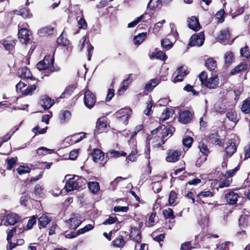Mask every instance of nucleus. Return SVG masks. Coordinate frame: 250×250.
<instances>
[{
    "label": "nucleus",
    "mask_w": 250,
    "mask_h": 250,
    "mask_svg": "<svg viewBox=\"0 0 250 250\" xmlns=\"http://www.w3.org/2000/svg\"><path fill=\"white\" fill-rule=\"evenodd\" d=\"M118 221V218L116 217L109 216V218L105 220L103 224L104 225H112Z\"/></svg>",
    "instance_id": "56"
},
{
    "label": "nucleus",
    "mask_w": 250,
    "mask_h": 250,
    "mask_svg": "<svg viewBox=\"0 0 250 250\" xmlns=\"http://www.w3.org/2000/svg\"><path fill=\"white\" fill-rule=\"evenodd\" d=\"M233 59V55L231 52L226 53L225 57V62L227 65H229Z\"/></svg>",
    "instance_id": "51"
},
{
    "label": "nucleus",
    "mask_w": 250,
    "mask_h": 250,
    "mask_svg": "<svg viewBox=\"0 0 250 250\" xmlns=\"http://www.w3.org/2000/svg\"><path fill=\"white\" fill-rule=\"evenodd\" d=\"M132 74H130L128 75L127 78L124 80L121 84V86L119 89V91L121 90H125L126 89L128 85L132 82V79L131 78Z\"/></svg>",
    "instance_id": "34"
},
{
    "label": "nucleus",
    "mask_w": 250,
    "mask_h": 250,
    "mask_svg": "<svg viewBox=\"0 0 250 250\" xmlns=\"http://www.w3.org/2000/svg\"><path fill=\"white\" fill-rule=\"evenodd\" d=\"M68 223L70 224L71 228L76 229L81 224V221L77 217H74L70 218L68 220Z\"/></svg>",
    "instance_id": "31"
},
{
    "label": "nucleus",
    "mask_w": 250,
    "mask_h": 250,
    "mask_svg": "<svg viewBox=\"0 0 250 250\" xmlns=\"http://www.w3.org/2000/svg\"><path fill=\"white\" fill-rule=\"evenodd\" d=\"M214 196V192L209 190H204L200 192L197 195V200L202 201L203 198L211 197Z\"/></svg>",
    "instance_id": "22"
},
{
    "label": "nucleus",
    "mask_w": 250,
    "mask_h": 250,
    "mask_svg": "<svg viewBox=\"0 0 250 250\" xmlns=\"http://www.w3.org/2000/svg\"><path fill=\"white\" fill-rule=\"evenodd\" d=\"M107 155L108 157H109L110 158H112V157L117 158V157H119L121 156H126V153L122 151H118V150H112L109 151L107 152Z\"/></svg>",
    "instance_id": "32"
},
{
    "label": "nucleus",
    "mask_w": 250,
    "mask_h": 250,
    "mask_svg": "<svg viewBox=\"0 0 250 250\" xmlns=\"http://www.w3.org/2000/svg\"><path fill=\"white\" fill-rule=\"evenodd\" d=\"M239 224L241 227L247 226L248 224V219L245 216H241L239 219Z\"/></svg>",
    "instance_id": "63"
},
{
    "label": "nucleus",
    "mask_w": 250,
    "mask_h": 250,
    "mask_svg": "<svg viewBox=\"0 0 250 250\" xmlns=\"http://www.w3.org/2000/svg\"><path fill=\"white\" fill-rule=\"evenodd\" d=\"M175 131V128L171 125H168L167 126H159L156 128L151 131V133L153 135L159 134L161 137V139H164L165 137L168 136H171Z\"/></svg>",
    "instance_id": "3"
},
{
    "label": "nucleus",
    "mask_w": 250,
    "mask_h": 250,
    "mask_svg": "<svg viewBox=\"0 0 250 250\" xmlns=\"http://www.w3.org/2000/svg\"><path fill=\"white\" fill-rule=\"evenodd\" d=\"M19 219L18 216L13 213L8 214L6 217L4 223L5 226H12L15 225Z\"/></svg>",
    "instance_id": "16"
},
{
    "label": "nucleus",
    "mask_w": 250,
    "mask_h": 250,
    "mask_svg": "<svg viewBox=\"0 0 250 250\" xmlns=\"http://www.w3.org/2000/svg\"><path fill=\"white\" fill-rule=\"evenodd\" d=\"M208 138L211 141V142L215 145H219L220 143V140L219 139V136L217 131H214L211 133Z\"/></svg>",
    "instance_id": "38"
},
{
    "label": "nucleus",
    "mask_w": 250,
    "mask_h": 250,
    "mask_svg": "<svg viewBox=\"0 0 250 250\" xmlns=\"http://www.w3.org/2000/svg\"><path fill=\"white\" fill-rule=\"evenodd\" d=\"M125 243L126 241L122 235L118 236L112 242V244L114 247L120 248H123Z\"/></svg>",
    "instance_id": "20"
},
{
    "label": "nucleus",
    "mask_w": 250,
    "mask_h": 250,
    "mask_svg": "<svg viewBox=\"0 0 250 250\" xmlns=\"http://www.w3.org/2000/svg\"><path fill=\"white\" fill-rule=\"evenodd\" d=\"M96 102L95 95L89 90H86L84 93V104L89 109L92 108Z\"/></svg>",
    "instance_id": "4"
},
{
    "label": "nucleus",
    "mask_w": 250,
    "mask_h": 250,
    "mask_svg": "<svg viewBox=\"0 0 250 250\" xmlns=\"http://www.w3.org/2000/svg\"><path fill=\"white\" fill-rule=\"evenodd\" d=\"M18 36L20 42L26 43L30 40L31 33L29 30L23 28L19 30Z\"/></svg>",
    "instance_id": "7"
},
{
    "label": "nucleus",
    "mask_w": 250,
    "mask_h": 250,
    "mask_svg": "<svg viewBox=\"0 0 250 250\" xmlns=\"http://www.w3.org/2000/svg\"><path fill=\"white\" fill-rule=\"evenodd\" d=\"M106 127V123L104 121V118H100L97 121L96 127L99 130L101 128H104Z\"/></svg>",
    "instance_id": "58"
},
{
    "label": "nucleus",
    "mask_w": 250,
    "mask_h": 250,
    "mask_svg": "<svg viewBox=\"0 0 250 250\" xmlns=\"http://www.w3.org/2000/svg\"><path fill=\"white\" fill-rule=\"evenodd\" d=\"M137 153L136 150H132L126 159L127 162L128 163V161L131 162L135 161L137 159Z\"/></svg>",
    "instance_id": "50"
},
{
    "label": "nucleus",
    "mask_w": 250,
    "mask_h": 250,
    "mask_svg": "<svg viewBox=\"0 0 250 250\" xmlns=\"http://www.w3.org/2000/svg\"><path fill=\"white\" fill-rule=\"evenodd\" d=\"M53 151V149H50L45 147H40L37 149V153L40 155H45L52 153Z\"/></svg>",
    "instance_id": "42"
},
{
    "label": "nucleus",
    "mask_w": 250,
    "mask_h": 250,
    "mask_svg": "<svg viewBox=\"0 0 250 250\" xmlns=\"http://www.w3.org/2000/svg\"><path fill=\"white\" fill-rule=\"evenodd\" d=\"M47 127L46 126L45 128L40 129L39 125H37L32 129V132L35 133V134H42L46 133Z\"/></svg>",
    "instance_id": "53"
},
{
    "label": "nucleus",
    "mask_w": 250,
    "mask_h": 250,
    "mask_svg": "<svg viewBox=\"0 0 250 250\" xmlns=\"http://www.w3.org/2000/svg\"><path fill=\"white\" fill-rule=\"evenodd\" d=\"M54 27L48 26L42 28L40 30V33L43 36H48L53 34Z\"/></svg>",
    "instance_id": "39"
},
{
    "label": "nucleus",
    "mask_w": 250,
    "mask_h": 250,
    "mask_svg": "<svg viewBox=\"0 0 250 250\" xmlns=\"http://www.w3.org/2000/svg\"><path fill=\"white\" fill-rule=\"evenodd\" d=\"M78 17H77L78 20V24L79 26V29H85L87 28V23L83 17H81L80 19H78Z\"/></svg>",
    "instance_id": "46"
},
{
    "label": "nucleus",
    "mask_w": 250,
    "mask_h": 250,
    "mask_svg": "<svg viewBox=\"0 0 250 250\" xmlns=\"http://www.w3.org/2000/svg\"><path fill=\"white\" fill-rule=\"evenodd\" d=\"M18 74L22 78L31 79L32 75L29 69L26 67H23L18 70Z\"/></svg>",
    "instance_id": "19"
},
{
    "label": "nucleus",
    "mask_w": 250,
    "mask_h": 250,
    "mask_svg": "<svg viewBox=\"0 0 250 250\" xmlns=\"http://www.w3.org/2000/svg\"><path fill=\"white\" fill-rule=\"evenodd\" d=\"M175 39L173 38L172 35H168L166 38L161 40L162 47L166 50H169L173 45Z\"/></svg>",
    "instance_id": "8"
},
{
    "label": "nucleus",
    "mask_w": 250,
    "mask_h": 250,
    "mask_svg": "<svg viewBox=\"0 0 250 250\" xmlns=\"http://www.w3.org/2000/svg\"><path fill=\"white\" fill-rule=\"evenodd\" d=\"M92 157L95 162L102 161L104 159V153L99 149H95L92 152Z\"/></svg>",
    "instance_id": "18"
},
{
    "label": "nucleus",
    "mask_w": 250,
    "mask_h": 250,
    "mask_svg": "<svg viewBox=\"0 0 250 250\" xmlns=\"http://www.w3.org/2000/svg\"><path fill=\"white\" fill-rule=\"evenodd\" d=\"M177 194L174 191H171L169 194L168 201L170 205H176Z\"/></svg>",
    "instance_id": "45"
},
{
    "label": "nucleus",
    "mask_w": 250,
    "mask_h": 250,
    "mask_svg": "<svg viewBox=\"0 0 250 250\" xmlns=\"http://www.w3.org/2000/svg\"><path fill=\"white\" fill-rule=\"evenodd\" d=\"M146 36V33H142L134 37L135 44H140L145 40Z\"/></svg>",
    "instance_id": "36"
},
{
    "label": "nucleus",
    "mask_w": 250,
    "mask_h": 250,
    "mask_svg": "<svg viewBox=\"0 0 250 250\" xmlns=\"http://www.w3.org/2000/svg\"><path fill=\"white\" fill-rule=\"evenodd\" d=\"M35 193L36 194L40 196L44 195V187L43 185L40 184L37 185L35 187Z\"/></svg>",
    "instance_id": "48"
},
{
    "label": "nucleus",
    "mask_w": 250,
    "mask_h": 250,
    "mask_svg": "<svg viewBox=\"0 0 250 250\" xmlns=\"http://www.w3.org/2000/svg\"><path fill=\"white\" fill-rule=\"evenodd\" d=\"M86 183V180L84 178L75 176L66 182L64 188L67 191H71L82 188Z\"/></svg>",
    "instance_id": "2"
},
{
    "label": "nucleus",
    "mask_w": 250,
    "mask_h": 250,
    "mask_svg": "<svg viewBox=\"0 0 250 250\" xmlns=\"http://www.w3.org/2000/svg\"><path fill=\"white\" fill-rule=\"evenodd\" d=\"M57 42L60 45L65 46L68 44L69 41L66 38H64L62 35H61L57 39Z\"/></svg>",
    "instance_id": "59"
},
{
    "label": "nucleus",
    "mask_w": 250,
    "mask_h": 250,
    "mask_svg": "<svg viewBox=\"0 0 250 250\" xmlns=\"http://www.w3.org/2000/svg\"><path fill=\"white\" fill-rule=\"evenodd\" d=\"M88 187L93 193H97L100 190L99 184L97 182H89L88 183Z\"/></svg>",
    "instance_id": "30"
},
{
    "label": "nucleus",
    "mask_w": 250,
    "mask_h": 250,
    "mask_svg": "<svg viewBox=\"0 0 250 250\" xmlns=\"http://www.w3.org/2000/svg\"><path fill=\"white\" fill-rule=\"evenodd\" d=\"M160 3V0H150L147 4V7L151 9L155 8L158 7Z\"/></svg>",
    "instance_id": "55"
},
{
    "label": "nucleus",
    "mask_w": 250,
    "mask_h": 250,
    "mask_svg": "<svg viewBox=\"0 0 250 250\" xmlns=\"http://www.w3.org/2000/svg\"><path fill=\"white\" fill-rule=\"evenodd\" d=\"M240 197L239 195L235 193L232 191H229L225 195V198L227 202L230 205H234L236 204L238 198Z\"/></svg>",
    "instance_id": "10"
},
{
    "label": "nucleus",
    "mask_w": 250,
    "mask_h": 250,
    "mask_svg": "<svg viewBox=\"0 0 250 250\" xmlns=\"http://www.w3.org/2000/svg\"><path fill=\"white\" fill-rule=\"evenodd\" d=\"M71 112L68 110H62L60 112V120L62 124H64L70 120L71 118Z\"/></svg>",
    "instance_id": "21"
},
{
    "label": "nucleus",
    "mask_w": 250,
    "mask_h": 250,
    "mask_svg": "<svg viewBox=\"0 0 250 250\" xmlns=\"http://www.w3.org/2000/svg\"><path fill=\"white\" fill-rule=\"evenodd\" d=\"M50 218H49L46 215L42 214L39 218V225L40 227L41 226L44 228L50 222Z\"/></svg>",
    "instance_id": "26"
},
{
    "label": "nucleus",
    "mask_w": 250,
    "mask_h": 250,
    "mask_svg": "<svg viewBox=\"0 0 250 250\" xmlns=\"http://www.w3.org/2000/svg\"><path fill=\"white\" fill-rule=\"evenodd\" d=\"M230 183V181L229 179V178L226 177V178L224 179H221L220 180L218 187L220 188L228 187L229 186Z\"/></svg>",
    "instance_id": "47"
},
{
    "label": "nucleus",
    "mask_w": 250,
    "mask_h": 250,
    "mask_svg": "<svg viewBox=\"0 0 250 250\" xmlns=\"http://www.w3.org/2000/svg\"><path fill=\"white\" fill-rule=\"evenodd\" d=\"M229 37V30L228 29H224L220 32L217 38L219 41L223 42L228 39Z\"/></svg>",
    "instance_id": "33"
},
{
    "label": "nucleus",
    "mask_w": 250,
    "mask_h": 250,
    "mask_svg": "<svg viewBox=\"0 0 250 250\" xmlns=\"http://www.w3.org/2000/svg\"><path fill=\"white\" fill-rule=\"evenodd\" d=\"M37 67L40 70H48L49 73L60 70L59 67L54 65V58L50 55L45 56L43 60L39 62Z\"/></svg>",
    "instance_id": "1"
},
{
    "label": "nucleus",
    "mask_w": 250,
    "mask_h": 250,
    "mask_svg": "<svg viewBox=\"0 0 250 250\" xmlns=\"http://www.w3.org/2000/svg\"><path fill=\"white\" fill-rule=\"evenodd\" d=\"M204 35L203 32L193 35L189 39L188 45L190 46H201L204 42Z\"/></svg>",
    "instance_id": "5"
},
{
    "label": "nucleus",
    "mask_w": 250,
    "mask_h": 250,
    "mask_svg": "<svg viewBox=\"0 0 250 250\" xmlns=\"http://www.w3.org/2000/svg\"><path fill=\"white\" fill-rule=\"evenodd\" d=\"M16 162V159L14 158H12L7 160V166L6 168L8 170H11L13 166Z\"/></svg>",
    "instance_id": "61"
},
{
    "label": "nucleus",
    "mask_w": 250,
    "mask_h": 250,
    "mask_svg": "<svg viewBox=\"0 0 250 250\" xmlns=\"http://www.w3.org/2000/svg\"><path fill=\"white\" fill-rule=\"evenodd\" d=\"M130 233V238L131 240L137 243H140L141 241V234L140 230L135 227H131Z\"/></svg>",
    "instance_id": "14"
},
{
    "label": "nucleus",
    "mask_w": 250,
    "mask_h": 250,
    "mask_svg": "<svg viewBox=\"0 0 250 250\" xmlns=\"http://www.w3.org/2000/svg\"><path fill=\"white\" fill-rule=\"evenodd\" d=\"M151 135L152 136L151 137L149 136L148 138L149 140L151 141V144L154 147H159L165 143L163 139H161V137L159 134L153 135L151 133Z\"/></svg>",
    "instance_id": "11"
},
{
    "label": "nucleus",
    "mask_w": 250,
    "mask_h": 250,
    "mask_svg": "<svg viewBox=\"0 0 250 250\" xmlns=\"http://www.w3.org/2000/svg\"><path fill=\"white\" fill-rule=\"evenodd\" d=\"M241 110L243 112L248 114L250 113V100L246 99L243 101L241 106Z\"/></svg>",
    "instance_id": "37"
},
{
    "label": "nucleus",
    "mask_w": 250,
    "mask_h": 250,
    "mask_svg": "<svg viewBox=\"0 0 250 250\" xmlns=\"http://www.w3.org/2000/svg\"><path fill=\"white\" fill-rule=\"evenodd\" d=\"M241 55L242 57H245L248 59L250 57V53L248 49V47L245 46L244 48H242L240 50Z\"/></svg>",
    "instance_id": "64"
},
{
    "label": "nucleus",
    "mask_w": 250,
    "mask_h": 250,
    "mask_svg": "<svg viewBox=\"0 0 250 250\" xmlns=\"http://www.w3.org/2000/svg\"><path fill=\"white\" fill-rule=\"evenodd\" d=\"M244 160L250 158V142L244 147Z\"/></svg>",
    "instance_id": "62"
},
{
    "label": "nucleus",
    "mask_w": 250,
    "mask_h": 250,
    "mask_svg": "<svg viewBox=\"0 0 250 250\" xmlns=\"http://www.w3.org/2000/svg\"><path fill=\"white\" fill-rule=\"evenodd\" d=\"M131 112L132 111L129 108H123L118 111L116 113L115 116L117 118H119L120 116H122L123 115H131Z\"/></svg>",
    "instance_id": "41"
},
{
    "label": "nucleus",
    "mask_w": 250,
    "mask_h": 250,
    "mask_svg": "<svg viewBox=\"0 0 250 250\" xmlns=\"http://www.w3.org/2000/svg\"><path fill=\"white\" fill-rule=\"evenodd\" d=\"M248 68V64L245 62H241L231 70L230 74L234 75L246 70Z\"/></svg>",
    "instance_id": "23"
},
{
    "label": "nucleus",
    "mask_w": 250,
    "mask_h": 250,
    "mask_svg": "<svg viewBox=\"0 0 250 250\" xmlns=\"http://www.w3.org/2000/svg\"><path fill=\"white\" fill-rule=\"evenodd\" d=\"M37 86L35 84L28 85L26 89L22 91V94L24 96L31 95L36 89Z\"/></svg>",
    "instance_id": "35"
},
{
    "label": "nucleus",
    "mask_w": 250,
    "mask_h": 250,
    "mask_svg": "<svg viewBox=\"0 0 250 250\" xmlns=\"http://www.w3.org/2000/svg\"><path fill=\"white\" fill-rule=\"evenodd\" d=\"M148 15L147 14H144L138 17L136 19H135L133 21L130 22L127 25V27L132 28L134 27L138 23H139L141 20L146 18V17Z\"/></svg>",
    "instance_id": "44"
},
{
    "label": "nucleus",
    "mask_w": 250,
    "mask_h": 250,
    "mask_svg": "<svg viewBox=\"0 0 250 250\" xmlns=\"http://www.w3.org/2000/svg\"><path fill=\"white\" fill-rule=\"evenodd\" d=\"M153 104V102L151 100L149 103H147V106L146 109L144 110V113L146 115H150L152 114V111L151 110Z\"/></svg>",
    "instance_id": "52"
},
{
    "label": "nucleus",
    "mask_w": 250,
    "mask_h": 250,
    "mask_svg": "<svg viewBox=\"0 0 250 250\" xmlns=\"http://www.w3.org/2000/svg\"><path fill=\"white\" fill-rule=\"evenodd\" d=\"M173 113L174 111L172 109L170 108H166L162 112L160 119L163 121H164L168 119L169 117L172 116Z\"/></svg>",
    "instance_id": "25"
},
{
    "label": "nucleus",
    "mask_w": 250,
    "mask_h": 250,
    "mask_svg": "<svg viewBox=\"0 0 250 250\" xmlns=\"http://www.w3.org/2000/svg\"><path fill=\"white\" fill-rule=\"evenodd\" d=\"M226 117L229 121L233 122L235 125L238 121L236 112L235 111L231 110L226 114Z\"/></svg>",
    "instance_id": "28"
},
{
    "label": "nucleus",
    "mask_w": 250,
    "mask_h": 250,
    "mask_svg": "<svg viewBox=\"0 0 250 250\" xmlns=\"http://www.w3.org/2000/svg\"><path fill=\"white\" fill-rule=\"evenodd\" d=\"M30 170L31 168L30 167L24 165H21L17 169V171L20 175L29 173Z\"/></svg>",
    "instance_id": "43"
},
{
    "label": "nucleus",
    "mask_w": 250,
    "mask_h": 250,
    "mask_svg": "<svg viewBox=\"0 0 250 250\" xmlns=\"http://www.w3.org/2000/svg\"><path fill=\"white\" fill-rule=\"evenodd\" d=\"M188 26L189 28L194 31H198L200 29L199 21L196 17H191L188 21Z\"/></svg>",
    "instance_id": "15"
},
{
    "label": "nucleus",
    "mask_w": 250,
    "mask_h": 250,
    "mask_svg": "<svg viewBox=\"0 0 250 250\" xmlns=\"http://www.w3.org/2000/svg\"><path fill=\"white\" fill-rule=\"evenodd\" d=\"M16 40H4L3 42V45L5 48L11 51L13 50L14 46L16 44Z\"/></svg>",
    "instance_id": "29"
},
{
    "label": "nucleus",
    "mask_w": 250,
    "mask_h": 250,
    "mask_svg": "<svg viewBox=\"0 0 250 250\" xmlns=\"http://www.w3.org/2000/svg\"><path fill=\"white\" fill-rule=\"evenodd\" d=\"M187 75L186 71L182 68H179L177 70V74L174 78L173 82L176 83L183 81L184 77Z\"/></svg>",
    "instance_id": "24"
},
{
    "label": "nucleus",
    "mask_w": 250,
    "mask_h": 250,
    "mask_svg": "<svg viewBox=\"0 0 250 250\" xmlns=\"http://www.w3.org/2000/svg\"><path fill=\"white\" fill-rule=\"evenodd\" d=\"M219 79L217 76H214L210 77L206 82L205 85L210 89H214L216 88L219 84Z\"/></svg>",
    "instance_id": "12"
},
{
    "label": "nucleus",
    "mask_w": 250,
    "mask_h": 250,
    "mask_svg": "<svg viewBox=\"0 0 250 250\" xmlns=\"http://www.w3.org/2000/svg\"><path fill=\"white\" fill-rule=\"evenodd\" d=\"M205 66L208 70H214L217 67V63L213 59L209 58L206 61Z\"/></svg>",
    "instance_id": "27"
},
{
    "label": "nucleus",
    "mask_w": 250,
    "mask_h": 250,
    "mask_svg": "<svg viewBox=\"0 0 250 250\" xmlns=\"http://www.w3.org/2000/svg\"><path fill=\"white\" fill-rule=\"evenodd\" d=\"M193 139L189 136H186L183 138L182 140L183 144L186 147L189 148L191 146L192 143Z\"/></svg>",
    "instance_id": "49"
},
{
    "label": "nucleus",
    "mask_w": 250,
    "mask_h": 250,
    "mask_svg": "<svg viewBox=\"0 0 250 250\" xmlns=\"http://www.w3.org/2000/svg\"><path fill=\"white\" fill-rule=\"evenodd\" d=\"M237 146L235 143L232 141H229L227 143V146L225 147V153L228 157H230L236 151Z\"/></svg>",
    "instance_id": "13"
},
{
    "label": "nucleus",
    "mask_w": 250,
    "mask_h": 250,
    "mask_svg": "<svg viewBox=\"0 0 250 250\" xmlns=\"http://www.w3.org/2000/svg\"><path fill=\"white\" fill-rule=\"evenodd\" d=\"M153 57H156V58L162 61H165L167 58V57L165 53L163 51H161L154 53L153 54Z\"/></svg>",
    "instance_id": "54"
},
{
    "label": "nucleus",
    "mask_w": 250,
    "mask_h": 250,
    "mask_svg": "<svg viewBox=\"0 0 250 250\" xmlns=\"http://www.w3.org/2000/svg\"><path fill=\"white\" fill-rule=\"evenodd\" d=\"M163 214L167 218L173 219L174 217L172 210L169 208L164 210Z\"/></svg>",
    "instance_id": "57"
},
{
    "label": "nucleus",
    "mask_w": 250,
    "mask_h": 250,
    "mask_svg": "<svg viewBox=\"0 0 250 250\" xmlns=\"http://www.w3.org/2000/svg\"><path fill=\"white\" fill-rule=\"evenodd\" d=\"M191 113L189 111H184L179 115L178 121L184 124L188 123L191 120Z\"/></svg>",
    "instance_id": "17"
},
{
    "label": "nucleus",
    "mask_w": 250,
    "mask_h": 250,
    "mask_svg": "<svg viewBox=\"0 0 250 250\" xmlns=\"http://www.w3.org/2000/svg\"><path fill=\"white\" fill-rule=\"evenodd\" d=\"M54 100L46 95H43L41 97L40 104L44 109L50 108L54 104Z\"/></svg>",
    "instance_id": "9"
},
{
    "label": "nucleus",
    "mask_w": 250,
    "mask_h": 250,
    "mask_svg": "<svg viewBox=\"0 0 250 250\" xmlns=\"http://www.w3.org/2000/svg\"><path fill=\"white\" fill-rule=\"evenodd\" d=\"M19 15H21L24 18L30 17L29 10L26 8H22L19 12Z\"/></svg>",
    "instance_id": "60"
},
{
    "label": "nucleus",
    "mask_w": 250,
    "mask_h": 250,
    "mask_svg": "<svg viewBox=\"0 0 250 250\" xmlns=\"http://www.w3.org/2000/svg\"><path fill=\"white\" fill-rule=\"evenodd\" d=\"M86 137V133L81 132L75 134L72 136V140L75 143H77Z\"/></svg>",
    "instance_id": "40"
},
{
    "label": "nucleus",
    "mask_w": 250,
    "mask_h": 250,
    "mask_svg": "<svg viewBox=\"0 0 250 250\" xmlns=\"http://www.w3.org/2000/svg\"><path fill=\"white\" fill-rule=\"evenodd\" d=\"M181 150H169L167 152L166 161L168 162L174 163L179 160L181 155Z\"/></svg>",
    "instance_id": "6"
}]
</instances>
